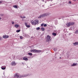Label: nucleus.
<instances>
[{"instance_id":"ddd939ff","label":"nucleus","mask_w":78,"mask_h":78,"mask_svg":"<svg viewBox=\"0 0 78 78\" xmlns=\"http://www.w3.org/2000/svg\"><path fill=\"white\" fill-rule=\"evenodd\" d=\"M44 17L43 16V15H41L39 17H38V19L39 18H41V17Z\"/></svg>"},{"instance_id":"0eeeda50","label":"nucleus","mask_w":78,"mask_h":78,"mask_svg":"<svg viewBox=\"0 0 78 78\" xmlns=\"http://www.w3.org/2000/svg\"><path fill=\"white\" fill-rule=\"evenodd\" d=\"M11 66H16V63L15 62H12L11 63Z\"/></svg>"},{"instance_id":"20e7f679","label":"nucleus","mask_w":78,"mask_h":78,"mask_svg":"<svg viewBox=\"0 0 78 78\" xmlns=\"http://www.w3.org/2000/svg\"><path fill=\"white\" fill-rule=\"evenodd\" d=\"M50 38H51V37L49 35H48L46 37V41L48 42L49 41H51Z\"/></svg>"},{"instance_id":"cd10ccee","label":"nucleus","mask_w":78,"mask_h":78,"mask_svg":"<svg viewBox=\"0 0 78 78\" xmlns=\"http://www.w3.org/2000/svg\"><path fill=\"white\" fill-rule=\"evenodd\" d=\"M44 27H47V24H44Z\"/></svg>"},{"instance_id":"412c9836","label":"nucleus","mask_w":78,"mask_h":78,"mask_svg":"<svg viewBox=\"0 0 78 78\" xmlns=\"http://www.w3.org/2000/svg\"><path fill=\"white\" fill-rule=\"evenodd\" d=\"M20 30H18L16 31V32H17V33H19V32H20Z\"/></svg>"},{"instance_id":"7c9ffc66","label":"nucleus","mask_w":78,"mask_h":78,"mask_svg":"<svg viewBox=\"0 0 78 78\" xmlns=\"http://www.w3.org/2000/svg\"><path fill=\"white\" fill-rule=\"evenodd\" d=\"M20 17H21V19H23V17H22V16H20Z\"/></svg>"},{"instance_id":"a211bd4d","label":"nucleus","mask_w":78,"mask_h":78,"mask_svg":"<svg viewBox=\"0 0 78 78\" xmlns=\"http://www.w3.org/2000/svg\"><path fill=\"white\" fill-rule=\"evenodd\" d=\"M52 35H53V36H55L56 35V34L55 33H53Z\"/></svg>"},{"instance_id":"7ed1b4c3","label":"nucleus","mask_w":78,"mask_h":78,"mask_svg":"<svg viewBox=\"0 0 78 78\" xmlns=\"http://www.w3.org/2000/svg\"><path fill=\"white\" fill-rule=\"evenodd\" d=\"M75 24V23L73 22H69L68 23H67L66 24V25L68 27H70V26L71 25H74Z\"/></svg>"},{"instance_id":"f257e3e1","label":"nucleus","mask_w":78,"mask_h":78,"mask_svg":"<svg viewBox=\"0 0 78 78\" xmlns=\"http://www.w3.org/2000/svg\"><path fill=\"white\" fill-rule=\"evenodd\" d=\"M31 22L32 25H36V24H38V23H39V20H35L34 21L32 20Z\"/></svg>"},{"instance_id":"f3484780","label":"nucleus","mask_w":78,"mask_h":78,"mask_svg":"<svg viewBox=\"0 0 78 78\" xmlns=\"http://www.w3.org/2000/svg\"><path fill=\"white\" fill-rule=\"evenodd\" d=\"M75 34H78V30H76V32H75Z\"/></svg>"},{"instance_id":"2eb2a0df","label":"nucleus","mask_w":78,"mask_h":78,"mask_svg":"<svg viewBox=\"0 0 78 78\" xmlns=\"http://www.w3.org/2000/svg\"><path fill=\"white\" fill-rule=\"evenodd\" d=\"M41 29L42 31H44L45 30V29L44 27H41Z\"/></svg>"},{"instance_id":"58836bf2","label":"nucleus","mask_w":78,"mask_h":78,"mask_svg":"<svg viewBox=\"0 0 78 78\" xmlns=\"http://www.w3.org/2000/svg\"><path fill=\"white\" fill-rule=\"evenodd\" d=\"M43 6H44L43 5Z\"/></svg>"},{"instance_id":"f8f14e48","label":"nucleus","mask_w":78,"mask_h":78,"mask_svg":"<svg viewBox=\"0 0 78 78\" xmlns=\"http://www.w3.org/2000/svg\"><path fill=\"white\" fill-rule=\"evenodd\" d=\"M15 27L16 28H18V27H19V26L18 24H16L15 25Z\"/></svg>"},{"instance_id":"aec40b11","label":"nucleus","mask_w":78,"mask_h":78,"mask_svg":"<svg viewBox=\"0 0 78 78\" xmlns=\"http://www.w3.org/2000/svg\"><path fill=\"white\" fill-rule=\"evenodd\" d=\"M2 40H3V38L1 37H0V41H2Z\"/></svg>"},{"instance_id":"9d476101","label":"nucleus","mask_w":78,"mask_h":78,"mask_svg":"<svg viewBox=\"0 0 78 78\" xmlns=\"http://www.w3.org/2000/svg\"><path fill=\"white\" fill-rule=\"evenodd\" d=\"M73 44L74 46H75V45H78V42H76L75 43H73Z\"/></svg>"},{"instance_id":"9b49d317","label":"nucleus","mask_w":78,"mask_h":78,"mask_svg":"<svg viewBox=\"0 0 78 78\" xmlns=\"http://www.w3.org/2000/svg\"><path fill=\"white\" fill-rule=\"evenodd\" d=\"M23 60H25V61H28V58L26 57H24L23 58Z\"/></svg>"},{"instance_id":"b1692460","label":"nucleus","mask_w":78,"mask_h":78,"mask_svg":"<svg viewBox=\"0 0 78 78\" xmlns=\"http://www.w3.org/2000/svg\"><path fill=\"white\" fill-rule=\"evenodd\" d=\"M26 27H27V28H30V25H27Z\"/></svg>"},{"instance_id":"2f4dec72","label":"nucleus","mask_w":78,"mask_h":78,"mask_svg":"<svg viewBox=\"0 0 78 78\" xmlns=\"http://www.w3.org/2000/svg\"><path fill=\"white\" fill-rule=\"evenodd\" d=\"M71 33H69V36H70V35H71Z\"/></svg>"},{"instance_id":"39448f33","label":"nucleus","mask_w":78,"mask_h":78,"mask_svg":"<svg viewBox=\"0 0 78 78\" xmlns=\"http://www.w3.org/2000/svg\"><path fill=\"white\" fill-rule=\"evenodd\" d=\"M17 76V78H21L22 77H23V76H19V75L17 74H16L15 75L14 77H16Z\"/></svg>"},{"instance_id":"4c0bfd02","label":"nucleus","mask_w":78,"mask_h":78,"mask_svg":"<svg viewBox=\"0 0 78 78\" xmlns=\"http://www.w3.org/2000/svg\"><path fill=\"white\" fill-rule=\"evenodd\" d=\"M22 64H23V63H22Z\"/></svg>"},{"instance_id":"423d86ee","label":"nucleus","mask_w":78,"mask_h":78,"mask_svg":"<svg viewBox=\"0 0 78 78\" xmlns=\"http://www.w3.org/2000/svg\"><path fill=\"white\" fill-rule=\"evenodd\" d=\"M50 13L48 12V13H44V14H43V17H45V16H48V15H50Z\"/></svg>"},{"instance_id":"5701e85b","label":"nucleus","mask_w":78,"mask_h":78,"mask_svg":"<svg viewBox=\"0 0 78 78\" xmlns=\"http://www.w3.org/2000/svg\"><path fill=\"white\" fill-rule=\"evenodd\" d=\"M54 51H56V50H57V49L56 48H54Z\"/></svg>"},{"instance_id":"4be33fe9","label":"nucleus","mask_w":78,"mask_h":78,"mask_svg":"<svg viewBox=\"0 0 78 78\" xmlns=\"http://www.w3.org/2000/svg\"><path fill=\"white\" fill-rule=\"evenodd\" d=\"M37 30H40V27H38L36 29Z\"/></svg>"},{"instance_id":"c756f323","label":"nucleus","mask_w":78,"mask_h":78,"mask_svg":"<svg viewBox=\"0 0 78 78\" xmlns=\"http://www.w3.org/2000/svg\"><path fill=\"white\" fill-rule=\"evenodd\" d=\"M69 3H70V4H71V2L70 1H69Z\"/></svg>"},{"instance_id":"e433bc0d","label":"nucleus","mask_w":78,"mask_h":78,"mask_svg":"<svg viewBox=\"0 0 78 78\" xmlns=\"http://www.w3.org/2000/svg\"><path fill=\"white\" fill-rule=\"evenodd\" d=\"M42 1L43 2L44 0H42Z\"/></svg>"},{"instance_id":"a878e982","label":"nucleus","mask_w":78,"mask_h":78,"mask_svg":"<svg viewBox=\"0 0 78 78\" xmlns=\"http://www.w3.org/2000/svg\"><path fill=\"white\" fill-rule=\"evenodd\" d=\"M25 25L26 26V27L27 26V23H25Z\"/></svg>"},{"instance_id":"c85d7f7f","label":"nucleus","mask_w":78,"mask_h":78,"mask_svg":"<svg viewBox=\"0 0 78 78\" xmlns=\"http://www.w3.org/2000/svg\"><path fill=\"white\" fill-rule=\"evenodd\" d=\"M14 22H12V24H14Z\"/></svg>"},{"instance_id":"c9c22d12","label":"nucleus","mask_w":78,"mask_h":78,"mask_svg":"<svg viewBox=\"0 0 78 78\" xmlns=\"http://www.w3.org/2000/svg\"><path fill=\"white\" fill-rule=\"evenodd\" d=\"M1 17H0V20H1Z\"/></svg>"},{"instance_id":"bb28decb","label":"nucleus","mask_w":78,"mask_h":78,"mask_svg":"<svg viewBox=\"0 0 78 78\" xmlns=\"http://www.w3.org/2000/svg\"><path fill=\"white\" fill-rule=\"evenodd\" d=\"M44 24L43 23H42V24H41V27H43V26H44Z\"/></svg>"},{"instance_id":"393cba45","label":"nucleus","mask_w":78,"mask_h":78,"mask_svg":"<svg viewBox=\"0 0 78 78\" xmlns=\"http://www.w3.org/2000/svg\"><path fill=\"white\" fill-rule=\"evenodd\" d=\"M20 38L21 39H23V37H22V36H21L20 37Z\"/></svg>"},{"instance_id":"f704fd0d","label":"nucleus","mask_w":78,"mask_h":78,"mask_svg":"<svg viewBox=\"0 0 78 78\" xmlns=\"http://www.w3.org/2000/svg\"><path fill=\"white\" fill-rule=\"evenodd\" d=\"M61 57H59V59H61Z\"/></svg>"},{"instance_id":"473e14b6","label":"nucleus","mask_w":78,"mask_h":78,"mask_svg":"<svg viewBox=\"0 0 78 78\" xmlns=\"http://www.w3.org/2000/svg\"><path fill=\"white\" fill-rule=\"evenodd\" d=\"M25 18H26L25 16H23V19H25Z\"/></svg>"},{"instance_id":"6ab92c4d","label":"nucleus","mask_w":78,"mask_h":78,"mask_svg":"<svg viewBox=\"0 0 78 78\" xmlns=\"http://www.w3.org/2000/svg\"><path fill=\"white\" fill-rule=\"evenodd\" d=\"M1 69H2V70H5V69H6V67H2Z\"/></svg>"},{"instance_id":"dca6fc26","label":"nucleus","mask_w":78,"mask_h":78,"mask_svg":"<svg viewBox=\"0 0 78 78\" xmlns=\"http://www.w3.org/2000/svg\"><path fill=\"white\" fill-rule=\"evenodd\" d=\"M13 8H17V6L16 5H14Z\"/></svg>"},{"instance_id":"72a5a7b5","label":"nucleus","mask_w":78,"mask_h":78,"mask_svg":"<svg viewBox=\"0 0 78 78\" xmlns=\"http://www.w3.org/2000/svg\"><path fill=\"white\" fill-rule=\"evenodd\" d=\"M2 3V2L0 1V3Z\"/></svg>"},{"instance_id":"4468645a","label":"nucleus","mask_w":78,"mask_h":78,"mask_svg":"<svg viewBox=\"0 0 78 78\" xmlns=\"http://www.w3.org/2000/svg\"><path fill=\"white\" fill-rule=\"evenodd\" d=\"M28 55H29L30 56H32V55H33V54L31 53H28Z\"/></svg>"},{"instance_id":"f03ea898","label":"nucleus","mask_w":78,"mask_h":78,"mask_svg":"<svg viewBox=\"0 0 78 78\" xmlns=\"http://www.w3.org/2000/svg\"><path fill=\"white\" fill-rule=\"evenodd\" d=\"M42 51L41 50H37L36 49H32L30 50V52H34V53H41Z\"/></svg>"},{"instance_id":"6e6552de","label":"nucleus","mask_w":78,"mask_h":78,"mask_svg":"<svg viewBox=\"0 0 78 78\" xmlns=\"http://www.w3.org/2000/svg\"><path fill=\"white\" fill-rule=\"evenodd\" d=\"M9 37V36L8 35H4L3 37V38L4 39H7Z\"/></svg>"},{"instance_id":"1a4fd4ad","label":"nucleus","mask_w":78,"mask_h":78,"mask_svg":"<svg viewBox=\"0 0 78 78\" xmlns=\"http://www.w3.org/2000/svg\"><path fill=\"white\" fill-rule=\"evenodd\" d=\"M78 65V63H73V64L71 66L72 67H74V66H77Z\"/></svg>"}]
</instances>
